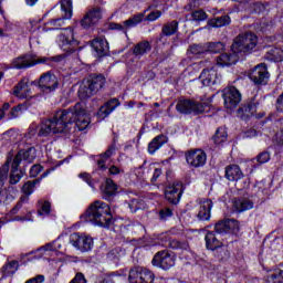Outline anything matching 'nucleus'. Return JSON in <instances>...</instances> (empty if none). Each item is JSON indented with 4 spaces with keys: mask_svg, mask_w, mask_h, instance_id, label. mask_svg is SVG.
I'll use <instances>...</instances> for the list:
<instances>
[{
    "mask_svg": "<svg viewBox=\"0 0 283 283\" xmlns=\"http://www.w3.org/2000/svg\"><path fill=\"white\" fill-rule=\"evenodd\" d=\"M268 283H283V271L270 274L268 276Z\"/></svg>",
    "mask_w": 283,
    "mask_h": 283,
    "instance_id": "obj_47",
    "label": "nucleus"
},
{
    "mask_svg": "<svg viewBox=\"0 0 283 283\" xmlns=\"http://www.w3.org/2000/svg\"><path fill=\"white\" fill-rule=\"evenodd\" d=\"M276 109L283 114V92L276 99Z\"/></svg>",
    "mask_w": 283,
    "mask_h": 283,
    "instance_id": "obj_62",
    "label": "nucleus"
},
{
    "mask_svg": "<svg viewBox=\"0 0 283 283\" xmlns=\"http://www.w3.org/2000/svg\"><path fill=\"white\" fill-rule=\"evenodd\" d=\"M244 138H255L258 136V130L255 128H249L243 132Z\"/></svg>",
    "mask_w": 283,
    "mask_h": 283,
    "instance_id": "obj_61",
    "label": "nucleus"
},
{
    "mask_svg": "<svg viewBox=\"0 0 283 283\" xmlns=\"http://www.w3.org/2000/svg\"><path fill=\"white\" fill-rule=\"evenodd\" d=\"M34 163V155H32V149L20 150L13 158V167H19L21 161Z\"/></svg>",
    "mask_w": 283,
    "mask_h": 283,
    "instance_id": "obj_25",
    "label": "nucleus"
},
{
    "mask_svg": "<svg viewBox=\"0 0 283 283\" xmlns=\"http://www.w3.org/2000/svg\"><path fill=\"white\" fill-rule=\"evenodd\" d=\"M276 127H281L279 132H276L274 142L276 145L283 146V119L276 123Z\"/></svg>",
    "mask_w": 283,
    "mask_h": 283,
    "instance_id": "obj_46",
    "label": "nucleus"
},
{
    "mask_svg": "<svg viewBox=\"0 0 283 283\" xmlns=\"http://www.w3.org/2000/svg\"><path fill=\"white\" fill-rule=\"evenodd\" d=\"M253 10H254V12L260 14V12H264L266 10V4H264L262 2H256L253 4Z\"/></svg>",
    "mask_w": 283,
    "mask_h": 283,
    "instance_id": "obj_60",
    "label": "nucleus"
},
{
    "mask_svg": "<svg viewBox=\"0 0 283 283\" xmlns=\"http://www.w3.org/2000/svg\"><path fill=\"white\" fill-rule=\"evenodd\" d=\"M223 101L227 109H235L242 102V94L235 86H230L223 91Z\"/></svg>",
    "mask_w": 283,
    "mask_h": 283,
    "instance_id": "obj_7",
    "label": "nucleus"
},
{
    "mask_svg": "<svg viewBox=\"0 0 283 283\" xmlns=\"http://www.w3.org/2000/svg\"><path fill=\"white\" fill-rule=\"evenodd\" d=\"M8 109H10V104L4 103L2 105V108H0V120H3V118L6 117V112H8Z\"/></svg>",
    "mask_w": 283,
    "mask_h": 283,
    "instance_id": "obj_63",
    "label": "nucleus"
},
{
    "mask_svg": "<svg viewBox=\"0 0 283 283\" xmlns=\"http://www.w3.org/2000/svg\"><path fill=\"white\" fill-rule=\"evenodd\" d=\"M43 282H45V276L43 274H38L27 280L24 283H43Z\"/></svg>",
    "mask_w": 283,
    "mask_h": 283,
    "instance_id": "obj_58",
    "label": "nucleus"
},
{
    "mask_svg": "<svg viewBox=\"0 0 283 283\" xmlns=\"http://www.w3.org/2000/svg\"><path fill=\"white\" fill-rule=\"evenodd\" d=\"M86 218L98 227H109L112 224V212L109 205L103 201H94L86 210Z\"/></svg>",
    "mask_w": 283,
    "mask_h": 283,
    "instance_id": "obj_2",
    "label": "nucleus"
},
{
    "mask_svg": "<svg viewBox=\"0 0 283 283\" xmlns=\"http://www.w3.org/2000/svg\"><path fill=\"white\" fill-rule=\"evenodd\" d=\"M161 32L165 36H174V34L178 32V21L164 24Z\"/></svg>",
    "mask_w": 283,
    "mask_h": 283,
    "instance_id": "obj_34",
    "label": "nucleus"
},
{
    "mask_svg": "<svg viewBox=\"0 0 283 283\" xmlns=\"http://www.w3.org/2000/svg\"><path fill=\"white\" fill-rule=\"evenodd\" d=\"M167 143V136L158 135L148 144L149 154H156Z\"/></svg>",
    "mask_w": 283,
    "mask_h": 283,
    "instance_id": "obj_29",
    "label": "nucleus"
},
{
    "mask_svg": "<svg viewBox=\"0 0 283 283\" xmlns=\"http://www.w3.org/2000/svg\"><path fill=\"white\" fill-rule=\"evenodd\" d=\"M192 19H193V21H206L207 12H205L203 10L193 11Z\"/></svg>",
    "mask_w": 283,
    "mask_h": 283,
    "instance_id": "obj_51",
    "label": "nucleus"
},
{
    "mask_svg": "<svg viewBox=\"0 0 283 283\" xmlns=\"http://www.w3.org/2000/svg\"><path fill=\"white\" fill-rule=\"evenodd\" d=\"M120 105V102L118 98H112L111 101L106 102L105 105H103L99 111L97 112V116L99 120H105L108 115H111L116 107Z\"/></svg>",
    "mask_w": 283,
    "mask_h": 283,
    "instance_id": "obj_22",
    "label": "nucleus"
},
{
    "mask_svg": "<svg viewBox=\"0 0 283 283\" xmlns=\"http://www.w3.org/2000/svg\"><path fill=\"white\" fill-rule=\"evenodd\" d=\"M70 242L75 249H78V251H92L94 247L92 237H85L78 233L71 234Z\"/></svg>",
    "mask_w": 283,
    "mask_h": 283,
    "instance_id": "obj_14",
    "label": "nucleus"
},
{
    "mask_svg": "<svg viewBox=\"0 0 283 283\" xmlns=\"http://www.w3.org/2000/svg\"><path fill=\"white\" fill-rule=\"evenodd\" d=\"M45 61H48V59L45 57L22 55L13 60L12 67H14L15 70H25V67H32L34 65H39V63H45Z\"/></svg>",
    "mask_w": 283,
    "mask_h": 283,
    "instance_id": "obj_11",
    "label": "nucleus"
},
{
    "mask_svg": "<svg viewBox=\"0 0 283 283\" xmlns=\"http://www.w3.org/2000/svg\"><path fill=\"white\" fill-rule=\"evenodd\" d=\"M11 167L10 185H17L23 175L21 171H19V167H14V161L12 163Z\"/></svg>",
    "mask_w": 283,
    "mask_h": 283,
    "instance_id": "obj_38",
    "label": "nucleus"
},
{
    "mask_svg": "<svg viewBox=\"0 0 283 283\" xmlns=\"http://www.w3.org/2000/svg\"><path fill=\"white\" fill-rule=\"evenodd\" d=\"M62 17L48 22L51 28L59 29L65 24V20L72 19V0H61Z\"/></svg>",
    "mask_w": 283,
    "mask_h": 283,
    "instance_id": "obj_9",
    "label": "nucleus"
},
{
    "mask_svg": "<svg viewBox=\"0 0 283 283\" xmlns=\"http://www.w3.org/2000/svg\"><path fill=\"white\" fill-rule=\"evenodd\" d=\"M114 146H111L101 157V159L97 161V165L99 169H105V161L108 160V158H112L114 155Z\"/></svg>",
    "mask_w": 283,
    "mask_h": 283,
    "instance_id": "obj_39",
    "label": "nucleus"
},
{
    "mask_svg": "<svg viewBox=\"0 0 283 283\" xmlns=\"http://www.w3.org/2000/svg\"><path fill=\"white\" fill-rule=\"evenodd\" d=\"M10 163H12V156L9 155L6 164L0 168V196L3 193V185L8 180V171H10Z\"/></svg>",
    "mask_w": 283,
    "mask_h": 283,
    "instance_id": "obj_30",
    "label": "nucleus"
},
{
    "mask_svg": "<svg viewBox=\"0 0 283 283\" xmlns=\"http://www.w3.org/2000/svg\"><path fill=\"white\" fill-rule=\"evenodd\" d=\"M199 78L202 85H205V87H210V85H216L220 78L218 77V70L216 69V65L203 69Z\"/></svg>",
    "mask_w": 283,
    "mask_h": 283,
    "instance_id": "obj_18",
    "label": "nucleus"
},
{
    "mask_svg": "<svg viewBox=\"0 0 283 283\" xmlns=\"http://www.w3.org/2000/svg\"><path fill=\"white\" fill-rule=\"evenodd\" d=\"M128 281L130 283H142L140 280V268H134L129 271Z\"/></svg>",
    "mask_w": 283,
    "mask_h": 283,
    "instance_id": "obj_42",
    "label": "nucleus"
},
{
    "mask_svg": "<svg viewBox=\"0 0 283 283\" xmlns=\"http://www.w3.org/2000/svg\"><path fill=\"white\" fill-rule=\"evenodd\" d=\"M249 78L254 85H266L269 82V71L265 64H258L249 74Z\"/></svg>",
    "mask_w": 283,
    "mask_h": 283,
    "instance_id": "obj_13",
    "label": "nucleus"
},
{
    "mask_svg": "<svg viewBox=\"0 0 283 283\" xmlns=\"http://www.w3.org/2000/svg\"><path fill=\"white\" fill-rule=\"evenodd\" d=\"M39 205L41 207V209L38 210L39 216H50V211H52V203H50V201L40 200Z\"/></svg>",
    "mask_w": 283,
    "mask_h": 283,
    "instance_id": "obj_41",
    "label": "nucleus"
},
{
    "mask_svg": "<svg viewBox=\"0 0 283 283\" xmlns=\"http://www.w3.org/2000/svg\"><path fill=\"white\" fill-rule=\"evenodd\" d=\"M169 248L170 249H181L182 251H187V249H189V243L184 241H178L176 239H171L169 241Z\"/></svg>",
    "mask_w": 283,
    "mask_h": 283,
    "instance_id": "obj_45",
    "label": "nucleus"
},
{
    "mask_svg": "<svg viewBox=\"0 0 283 283\" xmlns=\"http://www.w3.org/2000/svg\"><path fill=\"white\" fill-rule=\"evenodd\" d=\"M213 208V201L211 199H203L199 203L197 212L198 220H209L211 218V209Z\"/></svg>",
    "mask_w": 283,
    "mask_h": 283,
    "instance_id": "obj_21",
    "label": "nucleus"
},
{
    "mask_svg": "<svg viewBox=\"0 0 283 283\" xmlns=\"http://www.w3.org/2000/svg\"><path fill=\"white\" fill-rule=\"evenodd\" d=\"M191 54H205L207 52V45L193 44L190 46Z\"/></svg>",
    "mask_w": 283,
    "mask_h": 283,
    "instance_id": "obj_49",
    "label": "nucleus"
},
{
    "mask_svg": "<svg viewBox=\"0 0 283 283\" xmlns=\"http://www.w3.org/2000/svg\"><path fill=\"white\" fill-rule=\"evenodd\" d=\"M103 19V10L101 8L95 7L86 12V14L81 19L80 25L84 28V30H90V28H94L98 21Z\"/></svg>",
    "mask_w": 283,
    "mask_h": 283,
    "instance_id": "obj_10",
    "label": "nucleus"
},
{
    "mask_svg": "<svg viewBox=\"0 0 283 283\" xmlns=\"http://www.w3.org/2000/svg\"><path fill=\"white\" fill-rule=\"evenodd\" d=\"M23 202H28V196H21L20 200L18 201V203L15 205V207H13V209L11 210V213L14 216L17 213H19V211L21 210V208L23 207Z\"/></svg>",
    "mask_w": 283,
    "mask_h": 283,
    "instance_id": "obj_50",
    "label": "nucleus"
},
{
    "mask_svg": "<svg viewBox=\"0 0 283 283\" xmlns=\"http://www.w3.org/2000/svg\"><path fill=\"white\" fill-rule=\"evenodd\" d=\"M36 185H39V180L27 181L22 186V192H23L22 196H27L28 200H30V196H32V193H34V189H35Z\"/></svg>",
    "mask_w": 283,
    "mask_h": 283,
    "instance_id": "obj_36",
    "label": "nucleus"
},
{
    "mask_svg": "<svg viewBox=\"0 0 283 283\" xmlns=\"http://www.w3.org/2000/svg\"><path fill=\"white\" fill-rule=\"evenodd\" d=\"M160 17H163V12L153 11L146 17V20L147 21H156L157 19H160Z\"/></svg>",
    "mask_w": 283,
    "mask_h": 283,
    "instance_id": "obj_59",
    "label": "nucleus"
},
{
    "mask_svg": "<svg viewBox=\"0 0 283 283\" xmlns=\"http://www.w3.org/2000/svg\"><path fill=\"white\" fill-rule=\"evenodd\" d=\"M103 85H105V76L92 75L82 81L77 91L78 97L82 101H85V98H91V96H94V94H97L101 90H103Z\"/></svg>",
    "mask_w": 283,
    "mask_h": 283,
    "instance_id": "obj_3",
    "label": "nucleus"
},
{
    "mask_svg": "<svg viewBox=\"0 0 283 283\" xmlns=\"http://www.w3.org/2000/svg\"><path fill=\"white\" fill-rule=\"evenodd\" d=\"M176 109L179 114H205V112H209V103H200L193 99H179Z\"/></svg>",
    "mask_w": 283,
    "mask_h": 283,
    "instance_id": "obj_5",
    "label": "nucleus"
},
{
    "mask_svg": "<svg viewBox=\"0 0 283 283\" xmlns=\"http://www.w3.org/2000/svg\"><path fill=\"white\" fill-rule=\"evenodd\" d=\"M38 85L43 94H52L59 87L56 75L46 72L40 76Z\"/></svg>",
    "mask_w": 283,
    "mask_h": 283,
    "instance_id": "obj_8",
    "label": "nucleus"
},
{
    "mask_svg": "<svg viewBox=\"0 0 283 283\" xmlns=\"http://www.w3.org/2000/svg\"><path fill=\"white\" fill-rule=\"evenodd\" d=\"M207 52H212L213 54H218L221 50H224V44L222 42H211L206 44Z\"/></svg>",
    "mask_w": 283,
    "mask_h": 283,
    "instance_id": "obj_44",
    "label": "nucleus"
},
{
    "mask_svg": "<svg viewBox=\"0 0 283 283\" xmlns=\"http://www.w3.org/2000/svg\"><path fill=\"white\" fill-rule=\"evenodd\" d=\"M205 240L206 247L210 251H216V249H220V247H222V241H220L219 238L216 237L214 232H207Z\"/></svg>",
    "mask_w": 283,
    "mask_h": 283,
    "instance_id": "obj_26",
    "label": "nucleus"
},
{
    "mask_svg": "<svg viewBox=\"0 0 283 283\" xmlns=\"http://www.w3.org/2000/svg\"><path fill=\"white\" fill-rule=\"evenodd\" d=\"M151 263L153 266H158L159 269H164V271H169L171 266H175L176 259H174L169 252L160 251L155 254Z\"/></svg>",
    "mask_w": 283,
    "mask_h": 283,
    "instance_id": "obj_12",
    "label": "nucleus"
},
{
    "mask_svg": "<svg viewBox=\"0 0 283 283\" xmlns=\"http://www.w3.org/2000/svg\"><path fill=\"white\" fill-rule=\"evenodd\" d=\"M238 63V56L229 53H223L217 57V65H235Z\"/></svg>",
    "mask_w": 283,
    "mask_h": 283,
    "instance_id": "obj_31",
    "label": "nucleus"
},
{
    "mask_svg": "<svg viewBox=\"0 0 283 283\" xmlns=\"http://www.w3.org/2000/svg\"><path fill=\"white\" fill-rule=\"evenodd\" d=\"M244 174H242V170L240 169V166L238 165H230L226 167V178L228 180H240L243 178Z\"/></svg>",
    "mask_w": 283,
    "mask_h": 283,
    "instance_id": "obj_27",
    "label": "nucleus"
},
{
    "mask_svg": "<svg viewBox=\"0 0 283 283\" xmlns=\"http://www.w3.org/2000/svg\"><path fill=\"white\" fill-rule=\"evenodd\" d=\"M142 283H154V272L145 269V268H140V277Z\"/></svg>",
    "mask_w": 283,
    "mask_h": 283,
    "instance_id": "obj_40",
    "label": "nucleus"
},
{
    "mask_svg": "<svg viewBox=\"0 0 283 283\" xmlns=\"http://www.w3.org/2000/svg\"><path fill=\"white\" fill-rule=\"evenodd\" d=\"M186 160L190 167H205L207 154L202 149L189 150L186 153Z\"/></svg>",
    "mask_w": 283,
    "mask_h": 283,
    "instance_id": "obj_15",
    "label": "nucleus"
},
{
    "mask_svg": "<svg viewBox=\"0 0 283 283\" xmlns=\"http://www.w3.org/2000/svg\"><path fill=\"white\" fill-rule=\"evenodd\" d=\"M147 52H151V44L149 41H142L137 43L133 49V54L137 59H140V56H145Z\"/></svg>",
    "mask_w": 283,
    "mask_h": 283,
    "instance_id": "obj_28",
    "label": "nucleus"
},
{
    "mask_svg": "<svg viewBox=\"0 0 283 283\" xmlns=\"http://www.w3.org/2000/svg\"><path fill=\"white\" fill-rule=\"evenodd\" d=\"M258 45V35L255 33L249 32V33H242L239 34L232 45L231 50L234 54H247L251 52V50H254V48Z\"/></svg>",
    "mask_w": 283,
    "mask_h": 283,
    "instance_id": "obj_4",
    "label": "nucleus"
},
{
    "mask_svg": "<svg viewBox=\"0 0 283 283\" xmlns=\"http://www.w3.org/2000/svg\"><path fill=\"white\" fill-rule=\"evenodd\" d=\"M72 123H75L80 132L90 127V113H87L85 104L76 103L67 109L57 111L51 119L42 120L38 135L63 134L70 130Z\"/></svg>",
    "mask_w": 283,
    "mask_h": 283,
    "instance_id": "obj_1",
    "label": "nucleus"
},
{
    "mask_svg": "<svg viewBox=\"0 0 283 283\" xmlns=\"http://www.w3.org/2000/svg\"><path fill=\"white\" fill-rule=\"evenodd\" d=\"M78 176H80V178H82V180H84L85 182H87V185L94 189V184L97 182V181H94V180L92 179V176H90V174H87V172H82V174H80Z\"/></svg>",
    "mask_w": 283,
    "mask_h": 283,
    "instance_id": "obj_55",
    "label": "nucleus"
},
{
    "mask_svg": "<svg viewBox=\"0 0 283 283\" xmlns=\"http://www.w3.org/2000/svg\"><path fill=\"white\" fill-rule=\"evenodd\" d=\"M18 269H19V261L17 260L10 261L3 266L4 273H14V271H17Z\"/></svg>",
    "mask_w": 283,
    "mask_h": 283,
    "instance_id": "obj_48",
    "label": "nucleus"
},
{
    "mask_svg": "<svg viewBox=\"0 0 283 283\" xmlns=\"http://www.w3.org/2000/svg\"><path fill=\"white\" fill-rule=\"evenodd\" d=\"M101 191L105 200H112V197L118 193V186L114 180L106 179L105 184L101 187Z\"/></svg>",
    "mask_w": 283,
    "mask_h": 283,
    "instance_id": "obj_23",
    "label": "nucleus"
},
{
    "mask_svg": "<svg viewBox=\"0 0 283 283\" xmlns=\"http://www.w3.org/2000/svg\"><path fill=\"white\" fill-rule=\"evenodd\" d=\"M28 83H30V78L23 77L13 87V96H17V98H32V91L30 90Z\"/></svg>",
    "mask_w": 283,
    "mask_h": 283,
    "instance_id": "obj_20",
    "label": "nucleus"
},
{
    "mask_svg": "<svg viewBox=\"0 0 283 283\" xmlns=\"http://www.w3.org/2000/svg\"><path fill=\"white\" fill-rule=\"evenodd\" d=\"M143 19H145L144 13H137L133 18H129L128 20L124 21V28L127 30L129 28H134L135 25H138V23L143 22Z\"/></svg>",
    "mask_w": 283,
    "mask_h": 283,
    "instance_id": "obj_35",
    "label": "nucleus"
},
{
    "mask_svg": "<svg viewBox=\"0 0 283 283\" xmlns=\"http://www.w3.org/2000/svg\"><path fill=\"white\" fill-rule=\"evenodd\" d=\"M230 23L231 18L229 15H222L208 21V25H210L211 28H222L224 25H229Z\"/></svg>",
    "mask_w": 283,
    "mask_h": 283,
    "instance_id": "obj_32",
    "label": "nucleus"
},
{
    "mask_svg": "<svg viewBox=\"0 0 283 283\" xmlns=\"http://www.w3.org/2000/svg\"><path fill=\"white\" fill-rule=\"evenodd\" d=\"M92 48L98 56H103V54H107V52H109V44L105 38H95L92 41Z\"/></svg>",
    "mask_w": 283,
    "mask_h": 283,
    "instance_id": "obj_24",
    "label": "nucleus"
},
{
    "mask_svg": "<svg viewBox=\"0 0 283 283\" xmlns=\"http://www.w3.org/2000/svg\"><path fill=\"white\" fill-rule=\"evenodd\" d=\"M70 283H87V279L84 273L77 272Z\"/></svg>",
    "mask_w": 283,
    "mask_h": 283,
    "instance_id": "obj_54",
    "label": "nucleus"
},
{
    "mask_svg": "<svg viewBox=\"0 0 283 283\" xmlns=\"http://www.w3.org/2000/svg\"><path fill=\"white\" fill-rule=\"evenodd\" d=\"M227 128L220 127L217 129L213 136V142L216 145H222V143L227 142Z\"/></svg>",
    "mask_w": 283,
    "mask_h": 283,
    "instance_id": "obj_37",
    "label": "nucleus"
},
{
    "mask_svg": "<svg viewBox=\"0 0 283 283\" xmlns=\"http://www.w3.org/2000/svg\"><path fill=\"white\" fill-rule=\"evenodd\" d=\"M57 43L64 52H74V48L78 45V42L74 38V28L62 29L59 32Z\"/></svg>",
    "mask_w": 283,
    "mask_h": 283,
    "instance_id": "obj_6",
    "label": "nucleus"
},
{
    "mask_svg": "<svg viewBox=\"0 0 283 283\" xmlns=\"http://www.w3.org/2000/svg\"><path fill=\"white\" fill-rule=\"evenodd\" d=\"M233 206L237 211H249V209H253V201L249 199H237Z\"/></svg>",
    "mask_w": 283,
    "mask_h": 283,
    "instance_id": "obj_33",
    "label": "nucleus"
},
{
    "mask_svg": "<svg viewBox=\"0 0 283 283\" xmlns=\"http://www.w3.org/2000/svg\"><path fill=\"white\" fill-rule=\"evenodd\" d=\"M163 175V170L160 168H156L151 178V182H156L158 178Z\"/></svg>",
    "mask_w": 283,
    "mask_h": 283,
    "instance_id": "obj_64",
    "label": "nucleus"
},
{
    "mask_svg": "<svg viewBox=\"0 0 283 283\" xmlns=\"http://www.w3.org/2000/svg\"><path fill=\"white\" fill-rule=\"evenodd\" d=\"M256 160L260 165H264V163H269V160H271V155L268 151H263L258 155Z\"/></svg>",
    "mask_w": 283,
    "mask_h": 283,
    "instance_id": "obj_52",
    "label": "nucleus"
},
{
    "mask_svg": "<svg viewBox=\"0 0 283 283\" xmlns=\"http://www.w3.org/2000/svg\"><path fill=\"white\" fill-rule=\"evenodd\" d=\"M268 54L270 55H268L266 59H269L270 61H277V54H280V50L275 48H271L268 51Z\"/></svg>",
    "mask_w": 283,
    "mask_h": 283,
    "instance_id": "obj_57",
    "label": "nucleus"
},
{
    "mask_svg": "<svg viewBox=\"0 0 283 283\" xmlns=\"http://www.w3.org/2000/svg\"><path fill=\"white\" fill-rule=\"evenodd\" d=\"M255 112H258V103H255V99H251L238 109V116L241 120H249V118L255 116Z\"/></svg>",
    "mask_w": 283,
    "mask_h": 283,
    "instance_id": "obj_19",
    "label": "nucleus"
},
{
    "mask_svg": "<svg viewBox=\"0 0 283 283\" xmlns=\"http://www.w3.org/2000/svg\"><path fill=\"white\" fill-rule=\"evenodd\" d=\"M25 109H28V105L25 104H19L18 106H14L10 112L9 118H19V116H21Z\"/></svg>",
    "mask_w": 283,
    "mask_h": 283,
    "instance_id": "obj_43",
    "label": "nucleus"
},
{
    "mask_svg": "<svg viewBox=\"0 0 283 283\" xmlns=\"http://www.w3.org/2000/svg\"><path fill=\"white\" fill-rule=\"evenodd\" d=\"M216 233L224 235V233H238L240 223L235 219L221 220L214 224Z\"/></svg>",
    "mask_w": 283,
    "mask_h": 283,
    "instance_id": "obj_16",
    "label": "nucleus"
},
{
    "mask_svg": "<svg viewBox=\"0 0 283 283\" xmlns=\"http://www.w3.org/2000/svg\"><path fill=\"white\" fill-rule=\"evenodd\" d=\"M182 196V182L177 181L172 185L166 187L165 189V198L171 205H178L180 202V198Z\"/></svg>",
    "mask_w": 283,
    "mask_h": 283,
    "instance_id": "obj_17",
    "label": "nucleus"
},
{
    "mask_svg": "<svg viewBox=\"0 0 283 283\" xmlns=\"http://www.w3.org/2000/svg\"><path fill=\"white\" fill-rule=\"evenodd\" d=\"M174 216V211L170 208H165L159 211L160 220H167V218H171Z\"/></svg>",
    "mask_w": 283,
    "mask_h": 283,
    "instance_id": "obj_53",
    "label": "nucleus"
},
{
    "mask_svg": "<svg viewBox=\"0 0 283 283\" xmlns=\"http://www.w3.org/2000/svg\"><path fill=\"white\" fill-rule=\"evenodd\" d=\"M43 171V166L42 165H33L32 168L30 169V176L31 178H36L39 174Z\"/></svg>",
    "mask_w": 283,
    "mask_h": 283,
    "instance_id": "obj_56",
    "label": "nucleus"
}]
</instances>
